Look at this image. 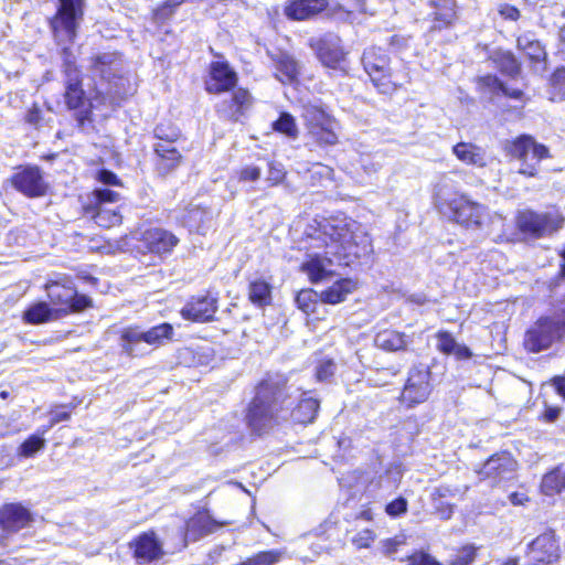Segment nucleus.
Wrapping results in <instances>:
<instances>
[{"label":"nucleus","mask_w":565,"mask_h":565,"mask_svg":"<svg viewBox=\"0 0 565 565\" xmlns=\"http://www.w3.org/2000/svg\"><path fill=\"white\" fill-rule=\"evenodd\" d=\"M306 249L301 270L309 280L318 284L334 274V265H349L351 258H360L372 252L369 234L361 224L348 218L324 220L310 226L299 249Z\"/></svg>","instance_id":"f257e3e1"},{"label":"nucleus","mask_w":565,"mask_h":565,"mask_svg":"<svg viewBox=\"0 0 565 565\" xmlns=\"http://www.w3.org/2000/svg\"><path fill=\"white\" fill-rule=\"evenodd\" d=\"M294 403L284 383L279 380H264L249 404L246 415L248 426L253 431L262 434L280 420L312 423L319 409V401L301 393L298 403Z\"/></svg>","instance_id":"f03ea898"},{"label":"nucleus","mask_w":565,"mask_h":565,"mask_svg":"<svg viewBox=\"0 0 565 565\" xmlns=\"http://www.w3.org/2000/svg\"><path fill=\"white\" fill-rule=\"evenodd\" d=\"M435 198L436 205L444 215L466 227L480 228L489 218L486 206L452 191V180L448 177H443L436 185Z\"/></svg>","instance_id":"7ed1b4c3"},{"label":"nucleus","mask_w":565,"mask_h":565,"mask_svg":"<svg viewBox=\"0 0 565 565\" xmlns=\"http://www.w3.org/2000/svg\"><path fill=\"white\" fill-rule=\"evenodd\" d=\"M122 68V62L116 53H103L93 60L92 72L94 76H99L106 81L108 87L97 88L95 96L90 99L92 108H99L105 106L114 108L116 105V97L121 95L119 84L124 83L122 77L119 75Z\"/></svg>","instance_id":"20e7f679"},{"label":"nucleus","mask_w":565,"mask_h":565,"mask_svg":"<svg viewBox=\"0 0 565 565\" xmlns=\"http://www.w3.org/2000/svg\"><path fill=\"white\" fill-rule=\"evenodd\" d=\"M565 335V312L540 318L524 335L527 351L539 353L550 349Z\"/></svg>","instance_id":"39448f33"},{"label":"nucleus","mask_w":565,"mask_h":565,"mask_svg":"<svg viewBox=\"0 0 565 565\" xmlns=\"http://www.w3.org/2000/svg\"><path fill=\"white\" fill-rule=\"evenodd\" d=\"M64 58V74L66 77L65 85V103L70 109L77 110L75 117L78 126L84 128L86 121H92V107L90 109H83L85 105V93L82 89V79L79 71L75 66L74 61L71 58L68 47H63Z\"/></svg>","instance_id":"423d86ee"},{"label":"nucleus","mask_w":565,"mask_h":565,"mask_svg":"<svg viewBox=\"0 0 565 565\" xmlns=\"http://www.w3.org/2000/svg\"><path fill=\"white\" fill-rule=\"evenodd\" d=\"M45 290L51 303L65 316L70 312L82 311L92 306V300L85 295H78L72 281L67 278L61 280H49Z\"/></svg>","instance_id":"0eeeda50"},{"label":"nucleus","mask_w":565,"mask_h":565,"mask_svg":"<svg viewBox=\"0 0 565 565\" xmlns=\"http://www.w3.org/2000/svg\"><path fill=\"white\" fill-rule=\"evenodd\" d=\"M302 117L309 138L318 146H333L338 142L335 121L322 107L308 104L303 107Z\"/></svg>","instance_id":"6e6552de"},{"label":"nucleus","mask_w":565,"mask_h":565,"mask_svg":"<svg viewBox=\"0 0 565 565\" xmlns=\"http://www.w3.org/2000/svg\"><path fill=\"white\" fill-rule=\"evenodd\" d=\"M119 201L118 192L109 189H96L86 206V213L90 214L95 223L102 227L109 228L119 225L122 221L117 205Z\"/></svg>","instance_id":"1a4fd4ad"},{"label":"nucleus","mask_w":565,"mask_h":565,"mask_svg":"<svg viewBox=\"0 0 565 565\" xmlns=\"http://www.w3.org/2000/svg\"><path fill=\"white\" fill-rule=\"evenodd\" d=\"M174 334L173 327L170 323H161L148 330L139 327L126 328L121 333L122 350L130 356L139 355L138 344L145 342L149 345L159 347L166 341L172 339Z\"/></svg>","instance_id":"9d476101"},{"label":"nucleus","mask_w":565,"mask_h":565,"mask_svg":"<svg viewBox=\"0 0 565 565\" xmlns=\"http://www.w3.org/2000/svg\"><path fill=\"white\" fill-rule=\"evenodd\" d=\"M82 15L83 0H60L57 13L51 22L58 45L73 42Z\"/></svg>","instance_id":"9b49d317"},{"label":"nucleus","mask_w":565,"mask_h":565,"mask_svg":"<svg viewBox=\"0 0 565 565\" xmlns=\"http://www.w3.org/2000/svg\"><path fill=\"white\" fill-rule=\"evenodd\" d=\"M508 152L520 161L519 172L529 177L536 174L541 160L548 156L547 148L530 136L519 137L508 147Z\"/></svg>","instance_id":"f8f14e48"},{"label":"nucleus","mask_w":565,"mask_h":565,"mask_svg":"<svg viewBox=\"0 0 565 565\" xmlns=\"http://www.w3.org/2000/svg\"><path fill=\"white\" fill-rule=\"evenodd\" d=\"M563 222L564 217L557 211L537 213L527 210L520 212L516 218L519 230L533 237L553 234L562 228Z\"/></svg>","instance_id":"ddd939ff"},{"label":"nucleus","mask_w":565,"mask_h":565,"mask_svg":"<svg viewBox=\"0 0 565 565\" xmlns=\"http://www.w3.org/2000/svg\"><path fill=\"white\" fill-rule=\"evenodd\" d=\"M362 63L373 84L382 93L393 88L390 58L380 47H370L364 51Z\"/></svg>","instance_id":"4468645a"},{"label":"nucleus","mask_w":565,"mask_h":565,"mask_svg":"<svg viewBox=\"0 0 565 565\" xmlns=\"http://www.w3.org/2000/svg\"><path fill=\"white\" fill-rule=\"evenodd\" d=\"M430 370L424 364L411 369L402 392V402L408 407L424 403L431 393Z\"/></svg>","instance_id":"2eb2a0df"},{"label":"nucleus","mask_w":565,"mask_h":565,"mask_svg":"<svg viewBox=\"0 0 565 565\" xmlns=\"http://www.w3.org/2000/svg\"><path fill=\"white\" fill-rule=\"evenodd\" d=\"M309 45L315 51L322 65L329 68H339L347 55L341 39L331 32L324 33L321 36L311 38Z\"/></svg>","instance_id":"dca6fc26"},{"label":"nucleus","mask_w":565,"mask_h":565,"mask_svg":"<svg viewBox=\"0 0 565 565\" xmlns=\"http://www.w3.org/2000/svg\"><path fill=\"white\" fill-rule=\"evenodd\" d=\"M516 461L509 452H498L491 456L482 467L477 470L480 480H488L491 486L514 478Z\"/></svg>","instance_id":"f3484780"},{"label":"nucleus","mask_w":565,"mask_h":565,"mask_svg":"<svg viewBox=\"0 0 565 565\" xmlns=\"http://www.w3.org/2000/svg\"><path fill=\"white\" fill-rule=\"evenodd\" d=\"M559 558V543L553 531L540 534L527 545V565H555Z\"/></svg>","instance_id":"a211bd4d"},{"label":"nucleus","mask_w":565,"mask_h":565,"mask_svg":"<svg viewBox=\"0 0 565 565\" xmlns=\"http://www.w3.org/2000/svg\"><path fill=\"white\" fill-rule=\"evenodd\" d=\"M13 186L29 198H39L46 193L47 185L38 167L28 166L12 177Z\"/></svg>","instance_id":"6ab92c4d"},{"label":"nucleus","mask_w":565,"mask_h":565,"mask_svg":"<svg viewBox=\"0 0 565 565\" xmlns=\"http://www.w3.org/2000/svg\"><path fill=\"white\" fill-rule=\"evenodd\" d=\"M32 522L31 511L21 503H7L0 509V526L7 532H18Z\"/></svg>","instance_id":"aec40b11"},{"label":"nucleus","mask_w":565,"mask_h":565,"mask_svg":"<svg viewBox=\"0 0 565 565\" xmlns=\"http://www.w3.org/2000/svg\"><path fill=\"white\" fill-rule=\"evenodd\" d=\"M237 82L236 73L226 62H213L210 65V76L205 83L209 93H222L232 89Z\"/></svg>","instance_id":"412c9836"},{"label":"nucleus","mask_w":565,"mask_h":565,"mask_svg":"<svg viewBox=\"0 0 565 565\" xmlns=\"http://www.w3.org/2000/svg\"><path fill=\"white\" fill-rule=\"evenodd\" d=\"M217 310L216 298L211 296L193 297L181 310L184 319L206 322L214 318Z\"/></svg>","instance_id":"4be33fe9"},{"label":"nucleus","mask_w":565,"mask_h":565,"mask_svg":"<svg viewBox=\"0 0 565 565\" xmlns=\"http://www.w3.org/2000/svg\"><path fill=\"white\" fill-rule=\"evenodd\" d=\"M217 527L218 524L212 520L206 511H200L195 513L185 523L182 547H185L188 542H195L201 537L214 532Z\"/></svg>","instance_id":"5701e85b"},{"label":"nucleus","mask_w":565,"mask_h":565,"mask_svg":"<svg viewBox=\"0 0 565 565\" xmlns=\"http://www.w3.org/2000/svg\"><path fill=\"white\" fill-rule=\"evenodd\" d=\"M142 243L156 254L170 253L179 243V238L163 228H149L142 233Z\"/></svg>","instance_id":"b1692460"},{"label":"nucleus","mask_w":565,"mask_h":565,"mask_svg":"<svg viewBox=\"0 0 565 565\" xmlns=\"http://www.w3.org/2000/svg\"><path fill=\"white\" fill-rule=\"evenodd\" d=\"M153 148L157 157L156 169L159 174L167 175L180 166L182 156L174 143L157 142Z\"/></svg>","instance_id":"393cba45"},{"label":"nucleus","mask_w":565,"mask_h":565,"mask_svg":"<svg viewBox=\"0 0 565 565\" xmlns=\"http://www.w3.org/2000/svg\"><path fill=\"white\" fill-rule=\"evenodd\" d=\"M131 545L135 557L142 563L152 562L163 555L162 545L153 532L142 533Z\"/></svg>","instance_id":"a878e982"},{"label":"nucleus","mask_w":565,"mask_h":565,"mask_svg":"<svg viewBox=\"0 0 565 565\" xmlns=\"http://www.w3.org/2000/svg\"><path fill=\"white\" fill-rule=\"evenodd\" d=\"M327 7V0H288L284 11L287 18L301 21L317 15Z\"/></svg>","instance_id":"bb28decb"},{"label":"nucleus","mask_w":565,"mask_h":565,"mask_svg":"<svg viewBox=\"0 0 565 565\" xmlns=\"http://www.w3.org/2000/svg\"><path fill=\"white\" fill-rule=\"evenodd\" d=\"M433 11L431 31L449 28L457 18L455 0H429Z\"/></svg>","instance_id":"cd10ccee"},{"label":"nucleus","mask_w":565,"mask_h":565,"mask_svg":"<svg viewBox=\"0 0 565 565\" xmlns=\"http://www.w3.org/2000/svg\"><path fill=\"white\" fill-rule=\"evenodd\" d=\"M213 213L200 205L191 204L182 215V223L191 232L204 233L211 225Z\"/></svg>","instance_id":"c85d7f7f"},{"label":"nucleus","mask_w":565,"mask_h":565,"mask_svg":"<svg viewBox=\"0 0 565 565\" xmlns=\"http://www.w3.org/2000/svg\"><path fill=\"white\" fill-rule=\"evenodd\" d=\"M452 153L465 164L483 168L487 166L486 151L470 142H459L452 147Z\"/></svg>","instance_id":"c756f323"},{"label":"nucleus","mask_w":565,"mask_h":565,"mask_svg":"<svg viewBox=\"0 0 565 565\" xmlns=\"http://www.w3.org/2000/svg\"><path fill=\"white\" fill-rule=\"evenodd\" d=\"M356 289V282L350 278H341L320 292V300L324 303L337 305Z\"/></svg>","instance_id":"7c9ffc66"},{"label":"nucleus","mask_w":565,"mask_h":565,"mask_svg":"<svg viewBox=\"0 0 565 565\" xmlns=\"http://www.w3.org/2000/svg\"><path fill=\"white\" fill-rule=\"evenodd\" d=\"M411 341L409 335L388 329L377 332L374 338L375 345L388 352L405 350Z\"/></svg>","instance_id":"2f4dec72"},{"label":"nucleus","mask_w":565,"mask_h":565,"mask_svg":"<svg viewBox=\"0 0 565 565\" xmlns=\"http://www.w3.org/2000/svg\"><path fill=\"white\" fill-rule=\"evenodd\" d=\"M516 46L533 62L546 60L547 53L545 47L530 32L523 33L516 39Z\"/></svg>","instance_id":"473e14b6"},{"label":"nucleus","mask_w":565,"mask_h":565,"mask_svg":"<svg viewBox=\"0 0 565 565\" xmlns=\"http://www.w3.org/2000/svg\"><path fill=\"white\" fill-rule=\"evenodd\" d=\"M61 318L58 311L51 308L46 302L40 301L30 306L23 313V319L30 324L45 323Z\"/></svg>","instance_id":"72a5a7b5"},{"label":"nucleus","mask_w":565,"mask_h":565,"mask_svg":"<svg viewBox=\"0 0 565 565\" xmlns=\"http://www.w3.org/2000/svg\"><path fill=\"white\" fill-rule=\"evenodd\" d=\"M565 489V466H558L544 475L541 490L545 495H554Z\"/></svg>","instance_id":"f704fd0d"},{"label":"nucleus","mask_w":565,"mask_h":565,"mask_svg":"<svg viewBox=\"0 0 565 565\" xmlns=\"http://www.w3.org/2000/svg\"><path fill=\"white\" fill-rule=\"evenodd\" d=\"M276 77L281 83H291L298 74L297 62L286 53H279L275 60Z\"/></svg>","instance_id":"c9c22d12"},{"label":"nucleus","mask_w":565,"mask_h":565,"mask_svg":"<svg viewBox=\"0 0 565 565\" xmlns=\"http://www.w3.org/2000/svg\"><path fill=\"white\" fill-rule=\"evenodd\" d=\"M493 62L501 73L515 77L521 72V64L510 51L498 50L493 53Z\"/></svg>","instance_id":"e433bc0d"},{"label":"nucleus","mask_w":565,"mask_h":565,"mask_svg":"<svg viewBox=\"0 0 565 565\" xmlns=\"http://www.w3.org/2000/svg\"><path fill=\"white\" fill-rule=\"evenodd\" d=\"M248 299L253 305L259 308L269 305L271 301L270 285L264 279L250 281L248 287Z\"/></svg>","instance_id":"4c0bfd02"},{"label":"nucleus","mask_w":565,"mask_h":565,"mask_svg":"<svg viewBox=\"0 0 565 565\" xmlns=\"http://www.w3.org/2000/svg\"><path fill=\"white\" fill-rule=\"evenodd\" d=\"M274 130L286 135L288 138L298 137V127L296 119L288 113H282L279 118L273 122Z\"/></svg>","instance_id":"58836bf2"},{"label":"nucleus","mask_w":565,"mask_h":565,"mask_svg":"<svg viewBox=\"0 0 565 565\" xmlns=\"http://www.w3.org/2000/svg\"><path fill=\"white\" fill-rule=\"evenodd\" d=\"M318 299L320 294L312 289H303L297 294L295 301L301 311L309 315L315 312Z\"/></svg>","instance_id":"ea45409f"},{"label":"nucleus","mask_w":565,"mask_h":565,"mask_svg":"<svg viewBox=\"0 0 565 565\" xmlns=\"http://www.w3.org/2000/svg\"><path fill=\"white\" fill-rule=\"evenodd\" d=\"M360 164L366 175L372 179L375 177L384 164V154L380 152L361 156Z\"/></svg>","instance_id":"a19ab883"},{"label":"nucleus","mask_w":565,"mask_h":565,"mask_svg":"<svg viewBox=\"0 0 565 565\" xmlns=\"http://www.w3.org/2000/svg\"><path fill=\"white\" fill-rule=\"evenodd\" d=\"M154 137L158 142L173 145L180 139L181 132L175 126L160 124L154 128Z\"/></svg>","instance_id":"79ce46f5"},{"label":"nucleus","mask_w":565,"mask_h":565,"mask_svg":"<svg viewBox=\"0 0 565 565\" xmlns=\"http://www.w3.org/2000/svg\"><path fill=\"white\" fill-rule=\"evenodd\" d=\"M45 446V439L39 435L30 436L24 443L21 444L19 448V455L22 457H32L39 450L43 449Z\"/></svg>","instance_id":"37998d69"},{"label":"nucleus","mask_w":565,"mask_h":565,"mask_svg":"<svg viewBox=\"0 0 565 565\" xmlns=\"http://www.w3.org/2000/svg\"><path fill=\"white\" fill-rule=\"evenodd\" d=\"M437 339V349L444 354L451 355L458 342L456 339L447 331H439L436 334Z\"/></svg>","instance_id":"c03bdc74"},{"label":"nucleus","mask_w":565,"mask_h":565,"mask_svg":"<svg viewBox=\"0 0 565 565\" xmlns=\"http://www.w3.org/2000/svg\"><path fill=\"white\" fill-rule=\"evenodd\" d=\"M553 94L558 99H565V67L557 68L551 78Z\"/></svg>","instance_id":"a18cd8bd"},{"label":"nucleus","mask_w":565,"mask_h":565,"mask_svg":"<svg viewBox=\"0 0 565 565\" xmlns=\"http://www.w3.org/2000/svg\"><path fill=\"white\" fill-rule=\"evenodd\" d=\"M402 478V471L398 467H390L384 477L380 478V486L385 489H395Z\"/></svg>","instance_id":"49530a36"},{"label":"nucleus","mask_w":565,"mask_h":565,"mask_svg":"<svg viewBox=\"0 0 565 565\" xmlns=\"http://www.w3.org/2000/svg\"><path fill=\"white\" fill-rule=\"evenodd\" d=\"M285 175H286V171L281 163L270 162L266 182L268 183L269 186H275L284 180Z\"/></svg>","instance_id":"de8ad7c7"},{"label":"nucleus","mask_w":565,"mask_h":565,"mask_svg":"<svg viewBox=\"0 0 565 565\" xmlns=\"http://www.w3.org/2000/svg\"><path fill=\"white\" fill-rule=\"evenodd\" d=\"M476 558V548L473 546H465L457 552L450 562V565H470Z\"/></svg>","instance_id":"09e8293b"},{"label":"nucleus","mask_w":565,"mask_h":565,"mask_svg":"<svg viewBox=\"0 0 565 565\" xmlns=\"http://www.w3.org/2000/svg\"><path fill=\"white\" fill-rule=\"evenodd\" d=\"M374 541H375V534L372 530H369V529L358 532L352 537V544L359 550L370 547Z\"/></svg>","instance_id":"8fccbe9b"},{"label":"nucleus","mask_w":565,"mask_h":565,"mask_svg":"<svg viewBox=\"0 0 565 565\" xmlns=\"http://www.w3.org/2000/svg\"><path fill=\"white\" fill-rule=\"evenodd\" d=\"M407 505H408L407 500L405 498L399 497V498L393 500L392 502H390L386 505L385 511L388 515L396 518V516H399V515L406 513Z\"/></svg>","instance_id":"3c124183"},{"label":"nucleus","mask_w":565,"mask_h":565,"mask_svg":"<svg viewBox=\"0 0 565 565\" xmlns=\"http://www.w3.org/2000/svg\"><path fill=\"white\" fill-rule=\"evenodd\" d=\"M25 120L28 124L34 126L35 128H41L49 124L50 119H45L41 109L36 106H33L29 109Z\"/></svg>","instance_id":"603ef678"},{"label":"nucleus","mask_w":565,"mask_h":565,"mask_svg":"<svg viewBox=\"0 0 565 565\" xmlns=\"http://www.w3.org/2000/svg\"><path fill=\"white\" fill-rule=\"evenodd\" d=\"M458 492V489L456 488H451L449 486H439V487H436L430 497H431V501L433 502H436V501H439V500H443V499H446V498H454Z\"/></svg>","instance_id":"864d4df0"},{"label":"nucleus","mask_w":565,"mask_h":565,"mask_svg":"<svg viewBox=\"0 0 565 565\" xmlns=\"http://www.w3.org/2000/svg\"><path fill=\"white\" fill-rule=\"evenodd\" d=\"M335 371V364L332 360L321 362L317 367V379L319 381H326L333 375Z\"/></svg>","instance_id":"5fc2aeb1"},{"label":"nucleus","mask_w":565,"mask_h":565,"mask_svg":"<svg viewBox=\"0 0 565 565\" xmlns=\"http://www.w3.org/2000/svg\"><path fill=\"white\" fill-rule=\"evenodd\" d=\"M498 12L504 20L509 21H516L521 17L520 10L508 3L500 4Z\"/></svg>","instance_id":"6e6d98bb"},{"label":"nucleus","mask_w":565,"mask_h":565,"mask_svg":"<svg viewBox=\"0 0 565 565\" xmlns=\"http://www.w3.org/2000/svg\"><path fill=\"white\" fill-rule=\"evenodd\" d=\"M262 175V170L255 166H247L242 169L239 180L242 181H257Z\"/></svg>","instance_id":"4d7b16f0"},{"label":"nucleus","mask_w":565,"mask_h":565,"mask_svg":"<svg viewBox=\"0 0 565 565\" xmlns=\"http://www.w3.org/2000/svg\"><path fill=\"white\" fill-rule=\"evenodd\" d=\"M71 417L70 412L64 409H56L51 413V419L49 426L43 429L42 434H45L49 429H51L54 425H56L60 422L67 420Z\"/></svg>","instance_id":"13d9d810"},{"label":"nucleus","mask_w":565,"mask_h":565,"mask_svg":"<svg viewBox=\"0 0 565 565\" xmlns=\"http://www.w3.org/2000/svg\"><path fill=\"white\" fill-rule=\"evenodd\" d=\"M383 544V552L386 555H391L397 551V547L402 544H404V537L402 536H395L393 539H387L382 542Z\"/></svg>","instance_id":"bf43d9fd"},{"label":"nucleus","mask_w":565,"mask_h":565,"mask_svg":"<svg viewBox=\"0 0 565 565\" xmlns=\"http://www.w3.org/2000/svg\"><path fill=\"white\" fill-rule=\"evenodd\" d=\"M250 95L246 89L239 88L233 94V102L238 108L244 107L249 103Z\"/></svg>","instance_id":"052dcab7"},{"label":"nucleus","mask_w":565,"mask_h":565,"mask_svg":"<svg viewBox=\"0 0 565 565\" xmlns=\"http://www.w3.org/2000/svg\"><path fill=\"white\" fill-rule=\"evenodd\" d=\"M434 508L438 512L441 519L448 520L452 515V507L448 503H444L443 500L433 502Z\"/></svg>","instance_id":"680f3d73"},{"label":"nucleus","mask_w":565,"mask_h":565,"mask_svg":"<svg viewBox=\"0 0 565 565\" xmlns=\"http://www.w3.org/2000/svg\"><path fill=\"white\" fill-rule=\"evenodd\" d=\"M98 180L108 185H116L119 183L117 175L109 170H100L98 172Z\"/></svg>","instance_id":"e2e57ef3"},{"label":"nucleus","mask_w":565,"mask_h":565,"mask_svg":"<svg viewBox=\"0 0 565 565\" xmlns=\"http://www.w3.org/2000/svg\"><path fill=\"white\" fill-rule=\"evenodd\" d=\"M480 82L484 85V86H488L490 88H492L493 90H501V88H503V83L494 75H487L482 78H480Z\"/></svg>","instance_id":"0e129e2a"},{"label":"nucleus","mask_w":565,"mask_h":565,"mask_svg":"<svg viewBox=\"0 0 565 565\" xmlns=\"http://www.w3.org/2000/svg\"><path fill=\"white\" fill-rule=\"evenodd\" d=\"M451 355H454L457 360H468L472 356V352L465 344L458 343Z\"/></svg>","instance_id":"69168bd1"},{"label":"nucleus","mask_w":565,"mask_h":565,"mask_svg":"<svg viewBox=\"0 0 565 565\" xmlns=\"http://www.w3.org/2000/svg\"><path fill=\"white\" fill-rule=\"evenodd\" d=\"M390 45L394 49H403L408 45V39L401 35H392L390 39Z\"/></svg>","instance_id":"338daca9"},{"label":"nucleus","mask_w":565,"mask_h":565,"mask_svg":"<svg viewBox=\"0 0 565 565\" xmlns=\"http://www.w3.org/2000/svg\"><path fill=\"white\" fill-rule=\"evenodd\" d=\"M552 384L555 387L556 392L565 398V376H555L552 380Z\"/></svg>","instance_id":"774afa93"}]
</instances>
